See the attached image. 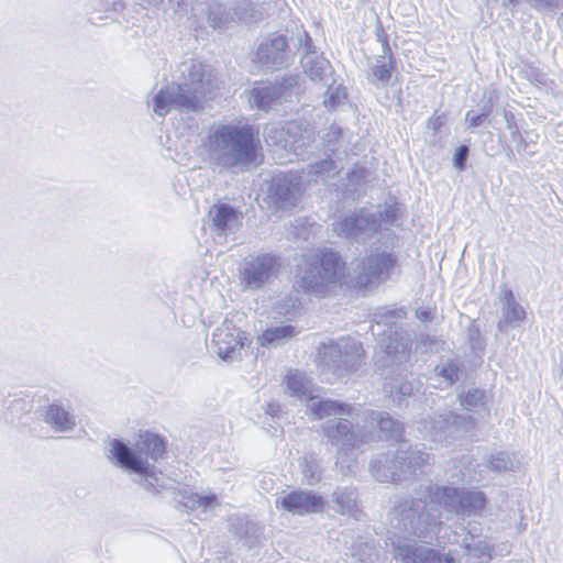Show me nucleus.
<instances>
[{"label":"nucleus","mask_w":563,"mask_h":563,"mask_svg":"<svg viewBox=\"0 0 563 563\" xmlns=\"http://www.w3.org/2000/svg\"><path fill=\"white\" fill-rule=\"evenodd\" d=\"M327 157L314 162L308 167L309 176H317L320 178H333L343 168L342 161L338 159L332 153H325Z\"/></svg>","instance_id":"obj_32"},{"label":"nucleus","mask_w":563,"mask_h":563,"mask_svg":"<svg viewBox=\"0 0 563 563\" xmlns=\"http://www.w3.org/2000/svg\"><path fill=\"white\" fill-rule=\"evenodd\" d=\"M320 354L324 367L338 377H342L358 369L364 350L361 342L351 338H341L324 345Z\"/></svg>","instance_id":"obj_10"},{"label":"nucleus","mask_w":563,"mask_h":563,"mask_svg":"<svg viewBox=\"0 0 563 563\" xmlns=\"http://www.w3.org/2000/svg\"><path fill=\"white\" fill-rule=\"evenodd\" d=\"M301 301L297 292H289L278 299L273 310L276 314L285 318L288 322L294 321L301 313Z\"/></svg>","instance_id":"obj_31"},{"label":"nucleus","mask_w":563,"mask_h":563,"mask_svg":"<svg viewBox=\"0 0 563 563\" xmlns=\"http://www.w3.org/2000/svg\"><path fill=\"white\" fill-rule=\"evenodd\" d=\"M490 112L492 104L489 103L485 104L479 113H475L473 110H470L466 113V121L470 123V126L472 128L481 126Z\"/></svg>","instance_id":"obj_41"},{"label":"nucleus","mask_w":563,"mask_h":563,"mask_svg":"<svg viewBox=\"0 0 563 563\" xmlns=\"http://www.w3.org/2000/svg\"><path fill=\"white\" fill-rule=\"evenodd\" d=\"M379 228L380 220L377 214L365 209L346 214L332 223L333 233L351 243H365Z\"/></svg>","instance_id":"obj_13"},{"label":"nucleus","mask_w":563,"mask_h":563,"mask_svg":"<svg viewBox=\"0 0 563 563\" xmlns=\"http://www.w3.org/2000/svg\"><path fill=\"white\" fill-rule=\"evenodd\" d=\"M389 391L394 401H397L398 406H401L402 400L412 395L413 384L406 378H395L390 383Z\"/></svg>","instance_id":"obj_39"},{"label":"nucleus","mask_w":563,"mask_h":563,"mask_svg":"<svg viewBox=\"0 0 563 563\" xmlns=\"http://www.w3.org/2000/svg\"><path fill=\"white\" fill-rule=\"evenodd\" d=\"M257 59L267 69H278L288 65L291 52L288 49V41L284 35H274L261 43L257 48Z\"/></svg>","instance_id":"obj_19"},{"label":"nucleus","mask_w":563,"mask_h":563,"mask_svg":"<svg viewBox=\"0 0 563 563\" xmlns=\"http://www.w3.org/2000/svg\"><path fill=\"white\" fill-rule=\"evenodd\" d=\"M302 472L308 484H313L314 482H318L321 477L319 466L317 463L313 462L306 461Z\"/></svg>","instance_id":"obj_44"},{"label":"nucleus","mask_w":563,"mask_h":563,"mask_svg":"<svg viewBox=\"0 0 563 563\" xmlns=\"http://www.w3.org/2000/svg\"><path fill=\"white\" fill-rule=\"evenodd\" d=\"M365 176H366V169L361 167V168H356L352 173H350L349 179L353 184H360L361 181L364 180Z\"/></svg>","instance_id":"obj_49"},{"label":"nucleus","mask_w":563,"mask_h":563,"mask_svg":"<svg viewBox=\"0 0 563 563\" xmlns=\"http://www.w3.org/2000/svg\"><path fill=\"white\" fill-rule=\"evenodd\" d=\"M342 130L339 126L331 125L323 136L325 153L330 152L340 161L346 156V151L342 150L341 144Z\"/></svg>","instance_id":"obj_38"},{"label":"nucleus","mask_w":563,"mask_h":563,"mask_svg":"<svg viewBox=\"0 0 563 563\" xmlns=\"http://www.w3.org/2000/svg\"><path fill=\"white\" fill-rule=\"evenodd\" d=\"M165 453V440L148 431L140 433L133 441L110 439L104 448L106 457L112 465L134 474L135 482L152 494L172 488L155 466Z\"/></svg>","instance_id":"obj_3"},{"label":"nucleus","mask_w":563,"mask_h":563,"mask_svg":"<svg viewBox=\"0 0 563 563\" xmlns=\"http://www.w3.org/2000/svg\"><path fill=\"white\" fill-rule=\"evenodd\" d=\"M422 429L433 442L452 444L475 429V419L451 410L435 413L421 422Z\"/></svg>","instance_id":"obj_11"},{"label":"nucleus","mask_w":563,"mask_h":563,"mask_svg":"<svg viewBox=\"0 0 563 563\" xmlns=\"http://www.w3.org/2000/svg\"><path fill=\"white\" fill-rule=\"evenodd\" d=\"M302 36L306 40V53L300 60L303 73L320 86L335 84L336 78L330 62L311 48V40L306 32Z\"/></svg>","instance_id":"obj_18"},{"label":"nucleus","mask_w":563,"mask_h":563,"mask_svg":"<svg viewBox=\"0 0 563 563\" xmlns=\"http://www.w3.org/2000/svg\"><path fill=\"white\" fill-rule=\"evenodd\" d=\"M327 90L324 92L323 104L330 111L335 110L339 106H342L347 100V91L343 84L323 85Z\"/></svg>","instance_id":"obj_37"},{"label":"nucleus","mask_w":563,"mask_h":563,"mask_svg":"<svg viewBox=\"0 0 563 563\" xmlns=\"http://www.w3.org/2000/svg\"><path fill=\"white\" fill-rule=\"evenodd\" d=\"M280 260L272 253L251 254L238 267V279L245 291H257L271 284L279 274Z\"/></svg>","instance_id":"obj_9"},{"label":"nucleus","mask_w":563,"mask_h":563,"mask_svg":"<svg viewBox=\"0 0 563 563\" xmlns=\"http://www.w3.org/2000/svg\"><path fill=\"white\" fill-rule=\"evenodd\" d=\"M363 407L339 400L311 398L309 412L314 419L324 420L323 435L339 451H350L374 440L367 434L363 422Z\"/></svg>","instance_id":"obj_5"},{"label":"nucleus","mask_w":563,"mask_h":563,"mask_svg":"<svg viewBox=\"0 0 563 563\" xmlns=\"http://www.w3.org/2000/svg\"><path fill=\"white\" fill-rule=\"evenodd\" d=\"M324 505L322 496L311 490H294L276 499V506L294 515L319 512Z\"/></svg>","instance_id":"obj_20"},{"label":"nucleus","mask_w":563,"mask_h":563,"mask_svg":"<svg viewBox=\"0 0 563 563\" xmlns=\"http://www.w3.org/2000/svg\"><path fill=\"white\" fill-rule=\"evenodd\" d=\"M379 217L385 224L393 225L398 217L397 203H386L379 212Z\"/></svg>","instance_id":"obj_43"},{"label":"nucleus","mask_w":563,"mask_h":563,"mask_svg":"<svg viewBox=\"0 0 563 563\" xmlns=\"http://www.w3.org/2000/svg\"><path fill=\"white\" fill-rule=\"evenodd\" d=\"M426 497L430 507L438 509V505L460 518L481 517L488 503L486 494L482 490L451 485L430 484L426 489Z\"/></svg>","instance_id":"obj_7"},{"label":"nucleus","mask_w":563,"mask_h":563,"mask_svg":"<svg viewBox=\"0 0 563 563\" xmlns=\"http://www.w3.org/2000/svg\"><path fill=\"white\" fill-rule=\"evenodd\" d=\"M520 464L519 455L508 452H497L492 454L486 461V467L494 472H515L519 470Z\"/></svg>","instance_id":"obj_34"},{"label":"nucleus","mask_w":563,"mask_h":563,"mask_svg":"<svg viewBox=\"0 0 563 563\" xmlns=\"http://www.w3.org/2000/svg\"><path fill=\"white\" fill-rule=\"evenodd\" d=\"M247 338L232 320L225 319L217 327L210 342L211 351L225 362H234L240 357L241 350Z\"/></svg>","instance_id":"obj_15"},{"label":"nucleus","mask_w":563,"mask_h":563,"mask_svg":"<svg viewBox=\"0 0 563 563\" xmlns=\"http://www.w3.org/2000/svg\"><path fill=\"white\" fill-rule=\"evenodd\" d=\"M430 460L429 453L413 449L408 441H400L391 461L375 459L371 462L369 471L378 482L400 483L418 468L429 465Z\"/></svg>","instance_id":"obj_8"},{"label":"nucleus","mask_w":563,"mask_h":563,"mask_svg":"<svg viewBox=\"0 0 563 563\" xmlns=\"http://www.w3.org/2000/svg\"><path fill=\"white\" fill-rule=\"evenodd\" d=\"M363 428L377 429L378 440H395L398 443L401 441L402 424L393 419L389 413L377 411L368 408H363Z\"/></svg>","instance_id":"obj_21"},{"label":"nucleus","mask_w":563,"mask_h":563,"mask_svg":"<svg viewBox=\"0 0 563 563\" xmlns=\"http://www.w3.org/2000/svg\"><path fill=\"white\" fill-rule=\"evenodd\" d=\"M183 505L191 510H201L202 512L213 511L220 506L218 497L214 494L201 495L190 493L183 496Z\"/></svg>","instance_id":"obj_35"},{"label":"nucleus","mask_w":563,"mask_h":563,"mask_svg":"<svg viewBox=\"0 0 563 563\" xmlns=\"http://www.w3.org/2000/svg\"><path fill=\"white\" fill-rule=\"evenodd\" d=\"M559 24L563 26V12L559 16Z\"/></svg>","instance_id":"obj_54"},{"label":"nucleus","mask_w":563,"mask_h":563,"mask_svg":"<svg viewBox=\"0 0 563 563\" xmlns=\"http://www.w3.org/2000/svg\"><path fill=\"white\" fill-rule=\"evenodd\" d=\"M456 394L461 406L464 409L472 412H479L481 410L486 409L487 395L484 389L476 387L464 389L462 387H457Z\"/></svg>","instance_id":"obj_30"},{"label":"nucleus","mask_w":563,"mask_h":563,"mask_svg":"<svg viewBox=\"0 0 563 563\" xmlns=\"http://www.w3.org/2000/svg\"><path fill=\"white\" fill-rule=\"evenodd\" d=\"M278 411H279V405L278 404H269L267 406L266 412L268 415L274 417V416H277Z\"/></svg>","instance_id":"obj_51"},{"label":"nucleus","mask_w":563,"mask_h":563,"mask_svg":"<svg viewBox=\"0 0 563 563\" xmlns=\"http://www.w3.org/2000/svg\"><path fill=\"white\" fill-rule=\"evenodd\" d=\"M466 532L464 538H468V541L472 542V538L474 541L482 540V527L481 523L476 521H470L466 527L463 528Z\"/></svg>","instance_id":"obj_46"},{"label":"nucleus","mask_w":563,"mask_h":563,"mask_svg":"<svg viewBox=\"0 0 563 563\" xmlns=\"http://www.w3.org/2000/svg\"><path fill=\"white\" fill-rule=\"evenodd\" d=\"M516 3H517V0H505V4L515 5Z\"/></svg>","instance_id":"obj_53"},{"label":"nucleus","mask_w":563,"mask_h":563,"mask_svg":"<svg viewBox=\"0 0 563 563\" xmlns=\"http://www.w3.org/2000/svg\"><path fill=\"white\" fill-rule=\"evenodd\" d=\"M345 263L331 249H318L302 257L296 277L300 289L311 296L323 298L341 283Z\"/></svg>","instance_id":"obj_6"},{"label":"nucleus","mask_w":563,"mask_h":563,"mask_svg":"<svg viewBox=\"0 0 563 563\" xmlns=\"http://www.w3.org/2000/svg\"><path fill=\"white\" fill-rule=\"evenodd\" d=\"M284 134H285V131L283 128L282 129H278V128L271 129L267 132L266 141L268 142V140H273V143H275L277 145L280 144L283 147H286L287 141H285L284 144L282 143V137L284 136Z\"/></svg>","instance_id":"obj_48"},{"label":"nucleus","mask_w":563,"mask_h":563,"mask_svg":"<svg viewBox=\"0 0 563 563\" xmlns=\"http://www.w3.org/2000/svg\"><path fill=\"white\" fill-rule=\"evenodd\" d=\"M397 258L389 252H373L364 257L356 268H353V278L360 287L386 280L394 269Z\"/></svg>","instance_id":"obj_14"},{"label":"nucleus","mask_w":563,"mask_h":563,"mask_svg":"<svg viewBox=\"0 0 563 563\" xmlns=\"http://www.w3.org/2000/svg\"><path fill=\"white\" fill-rule=\"evenodd\" d=\"M462 547L465 549L468 563H488L492 559V547L486 540L468 541L463 538Z\"/></svg>","instance_id":"obj_33"},{"label":"nucleus","mask_w":563,"mask_h":563,"mask_svg":"<svg viewBox=\"0 0 563 563\" xmlns=\"http://www.w3.org/2000/svg\"><path fill=\"white\" fill-rule=\"evenodd\" d=\"M468 154L470 148L467 145H460L459 147L455 148V152L452 157V163L457 172H462L465 169Z\"/></svg>","instance_id":"obj_42"},{"label":"nucleus","mask_w":563,"mask_h":563,"mask_svg":"<svg viewBox=\"0 0 563 563\" xmlns=\"http://www.w3.org/2000/svg\"><path fill=\"white\" fill-rule=\"evenodd\" d=\"M395 65L391 57L379 56L367 70V80L377 88L387 87L390 84Z\"/></svg>","instance_id":"obj_26"},{"label":"nucleus","mask_w":563,"mask_h":563,"mask_svg":"<svg viewBox=\"0 0 563 563\" xmlns=\"http://www.w3.org/2000/svg\"><path fill=\"white\" fill-rule=\"evenodd\" d=\"M260 140L249 124H218L210 129L203 147L210 165L233 173L250 170L257 162Z\"/></svg>","instance_id":"obj_4"},{"label":"nucleus","mask_w":563,"mask_h":563,"mask_svg":"<svg viewBox=\"0 0 563 563\" xmlns=\"http://www.w3.org/2000/svg\"><path fill=\"white\" fill-rule=\"evenodd\" d=\"M417 317L421 321L427 322L431 320V312L427 310H419L417 311Z\"/></svg>","instance_id":"obj_50"},{"label":"nucleus","mask_w":563,"mask_h":563,"mask_svg":"<svg viewBox=\"0 0 563 563\" xmlns=\"http://www.w3.org/2000/svg\"><path fill=\"white\" fill-rule=\"evenodd\" d=\"M391 531L385 544L386 551L400 563H454L450 554H440L437 550L409 540V537L430 543L437 539L441 529V514L423 499H404L389 512Z\"/></svg>","instance_id":"obj_1"},{"label":"nucleus","mask_w":563,"mask_h":563,"mask_svg":"<svg viewBox=\"0 0 563 563\" xmlns=\"http://www.w3.org/2000/svg\"><path fill=\"white\" fill-rule=\"evenodd\" d=\"M208 20L212 27H219L228 21V16L221 4H213L209 7Z\"/></svg>","instance_id":"obj_40"},{"label":"nucleus","mask_w":563,"mask_h":563,"mask_svg":"<svg viewBox=\"0 0 563 563\" xmlns=\"http://www.w3.org/2000/svg\"><path fill=\"white\" fill-rule=\"evenodd\" d=\"M31 409H32L31 402L27 400H24V399H14L11 401V404L9 406V411L12 415H16V416L27 413L31 411Z\"/></svg>","instance_id":"obj_45"},{"label":"nucleus","mask_w":563,"mask_h":563,"mask_svg":"<svg viewBox=\"0 0 563 563\" xmlns=\"http://www.w3.org/2000/svg\"><path fill=\"white\" fill-rule=\"evenodd\" d=\"M208 217L211 222V230L218 236L232 234L236 232L242 224V214L228 203L212 206Z\"/></svg>","instance_id":"obj_22"},{"label":"nucleus","mask_w":563,"mask_h":563,"mask_svg":"<svg viewBox=\"0 0 563 563\" xmlns=\"http://www.w3.org/2000/svg\"><path fill=\"white\" fill-rule=\"evenodd\" d=\"M525 319L526 310L517 302L514 292L507 290L504 296L503 319L498 323L499 329H503L504 325H510L511 328L518 327Z\"/></svg>","instance_id":"obj_27"},{"label":"nucleus","mask_w":563,"mask_h":563,"mask_svg":"<svg viewBox=\"0 0 563 563\" xmlns=\"http://www.w3.org/2000/svg\"><path fill=\"white\" fill-rule=\"evenodd\" d=\"M533 7L534 9L542 10H552L556 8L560 3V0H526Z\"/></svg>","instance_id":"obj_47"},{"label":"nucleus","mask_w":563,"mask_h":563,"mask_svg":"<svg viewBox=\"0 0 563 563\" xmlns=\"http://www.w3.org/2000/svg\"><path fill=\"white\" fill-rule=\"evenodd\" d=\"M300 177L294 174L276 175L267 192V201L275 210H288L296 206L300 198Z\"/></svg>","instance_id":"obj_17"},{"label":"nucleus","mask_w":563,"mask_h":563,"mask_svg":"<svg viewBox=\"0 0 563 563\" xmlns=\"http://www.w3.org/2000/svg\"><path fill=\"white\" fill-rule=\"evenodd\" d=\"M287 389L291 396L297 397L301 401H306L308 412L311 398L322 399L313 395L312 382L302 372H290L287 375Z\"/></svg>","instance_id":"obj_24"},{"label":"nucleus","mask_w":563,"mask_h":563,"mask_svg":"<svg viewBox=\"0 0 563 563\" xmlns=\"http://www.w3.org/2000/svg\"><path fill=\"white\" fill-rule=\"evenodd\" d=\"M298 42H299V45L301 44L302 42V38L301 37H298Z\"/></svg>","instance_id":"obj_55"},{"label":"nucleus","mask_w":563,"mask_h":563,"mask_svg":"<svg viewBox=\"0 0 563 563\" xmlns=\"http://www.w3.org/2000/svg\"><path fill=\"white\" fill-rule=\"evenodd\" d=\"M351 555L364 563H375L378 552L373 540L358 537L350 547Z\"/></svg>","instance_id":"obj_36"},{"label":"nucleus","mask_w":563,"mask_h":563,"mask_svg":"<svg viewBox=\"0 0 563 563\" xmlns=\"http://www.w3.org/2000/svg\"><path fill=\"white\" fill-rule=\"evenodd\" d=\"M297 334L298 331L291 324L273 325L258 335L257 342L265 347H278L294 339Z\"/></svg>","instance_id":"obj_25"},{"label":"nucleus","mask_w":563,"mask_h":563,"mask_svg":"<svg viewBox=\"0 0 563 563\" xmlns=\"http://www.w3.org/2000/svg\"><path fill=\"white\" fill-rule=\"evenodd\" d=\"M300 87L296 76L285 77L274 84L256 87L252 90L253 104L263 111H268L276 103L288 102L299 93Z\"/></svg>","instance_id":"obj_16"},{"label":"nucleus","mask_w":563,"mask_h":563,"mask_svg":"<svg viewBox=\"0 0 563 563\" xmlns=\"http://www.w3.org/2000/svg\"><path fill=\"white\" fill-rule=\"evenodd\" d=\"M464 368V362L460 357H442L434 367V374L446 387L456 383Z\"/></svg>","instance_id":"obj_28"},{"label":"nucleus","mask_w":563,"mask_h":563,"mask_svg":"<svg viewBox=\"0 0 563 563\" xmlns=\"http://www.w3.org/2000/svg\"><path fill=\"white\" fill-rule=\"evenodd\" d=\"M185 81L164 86L153 97V112L164 118L172 110L191 118L210 107L216 92L223 85L219 74L209 65L192 60L183 70Z\"/></svg>","instance_id":"obj_2"},{"label":"nucleus","mask_w":563,"mask_h":563,"mask_svg":"<svg viewBox=\"0 0 563 563\" xmlns=\"http://www.w3.org/2000/svg\"><path fill=\"white\" fill-rule=\"evenodd\" d=\"M333 509L342 515L358 519L356 503L357 494L352 487H338L332 494Z\"/></svg>","instance_id":"obj_29"},{"label":"nucleus","mask_w":563,"mask_h":563,"mask_svg":"<svg viewBox=\"0 0 563 563\" xmlns=\"http://www.w3.org/2000/svg\"><path fill=\"white\" fill-rule=\"evenodd\" d=\"M382 323L372 324L373 335H377L376 349L385 354L383 366L402 364L409 358L411 351V336L408 331L396 322H386L380 331Z\"/></svg>","instance_id":"obj_12"},{"label":"nucleus","mask_w":563,"mask_h":563,"mask_svg":"<svg viewBox=\"0 0 563 563\" xmlns=\"http://www.w3.org/2000/svg\"><path fill=\"white\" fill-rule=\"evenodd\" d=\"M44 421L56 432H68L76 426L75 416L62 404H51L44 412Z\"/></svg>","instance_id":"obj_23"},{"label":"nucleus","mask_w":563,"mask_h":563,"mask_svg":"<svg viewBox=\"0 0 563 563\" xmlns=\"http://www.w3.org/2000/svg\"><path fill=\"white\" fill-rule=\"evenodd\" d=\"M144 1L151 5H157L162 2V0H144Z\"/></svg>","instance_id":"obj_52"}]
</instances>
